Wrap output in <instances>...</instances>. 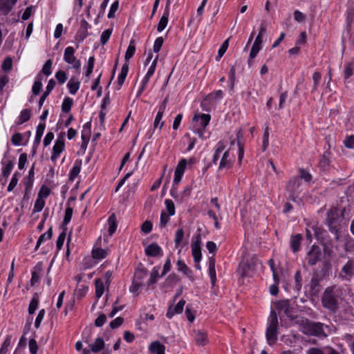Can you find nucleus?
Returning a JSON list of instances; mask_svg holds the SVG:
<instances>
[{
	"label": "nucleus",
	"instance_id": "nucleus-1",
	"mask_svg": "<svg viewBox=\"0 0 354 354\" xmlns=\"http://www.w3.org/2000/svg\"><path fill=\"white\" fill-rule=\"evenodd\" d=\"M321 301L324 308L336 313L344 301L342 288L336 285L327 287L322 293Z\"/></svg>",
	"mask_w": 354,
	"mask_h": 354
},
{
	"label": "nucleus",
	"instance_id": "nucleus-2",
	"mask_svg": "<svg viewBox=\"0 0 354 354\" xmlns=\"http://www.w3.org/2000/svg\"><path fill=\"white\" fill-rule=\"evenodd\" d=\"M277 315L274 310H271L266 330V339L269 344H273L277 339Z\"/></svg>",
	"mask_w": 354,
	"mask_h": 354
},
{
	"label": "nucleus",
	"instance_id": "nucleus-3",
	"mask_svg": "<svg viewBox=\"0 0 354 354\" xmlns=\"http://www.w3.org/2000/svg\"><path fill=\"white\" fill-rule=\"evenodd\" d=\"M339 217V211L337 207H331L327 212L326 224L328 227L330 232L335 235L336 241H339V228L337 225V221Z\"/></svg>",
	"mask_w": 354,
	"mask_h": 354
},
{
	"label": "nucleus",
	"instance_id": "nucleus-4",
	"mask_svg": "<svg viewBox=\"0 0 354 354\" xmlns=\"http://www.w3.org/2000/svg\"><path fill=\"white\" fill-rule=\"evenodd\" d=\"M259 259L256 256L248 258L245 261L240 263L238 272L242 277H249L254 272Z\"/></svg>",
	"mask_w": 354,
	"mask_h": 354
},
{
	"label": "nucleus",
	"instance_id": "nucleus-5",
	"mask_svg": "<svg viewBox=\"0 0 354 354\" xmlns=\"http://www.w3.org/2000/svg\"><path fill=\"white\" fill-rule=\"evenodd\" d=\"M300 185L301 181L299 177L294 176L288 180L286 186V190L289 194V199L292 201H295L297 200L300 193Z\"/></svg>",
	"mask_w": 354,
	"mask_h": 354
},
{
	"label": "nucleus",
	"instance_id": "nucleus-6",
	"mask_svg": "<svg viewBox=\"0 0 354 354\" xmlns=\"http://www.w3.org/2000/svg\"><path fill=\"white\" fill-rule=\"evenodd\" d=\"M305 333L314 336H326L324 324L320 322H307L304 326Z\"/></svg>",
	"mask_w": 354,
	"mask_h": 354
},
{
	"label": "nucleus",
	"instance_id": "nucleus-7",
	"mask_svg": "<svg viewBox=\"0 0 354 354\" xmlns=\"http://www.w3.org/2000/svg\"><path fill=\"white\" fill-rule=\"evenodd\" d=\"M64 60L67 64H71L73 68L78 70L81 66V62L75 57V49L72 46L67 47L64 50Z\"/></svg>",
	"mask_w": 354,
	"mask_h": 354
},
{
	"label": "nucleus",
	"instance_id": "nucleus-8",
	"mask_svg": "<svg viewBox=\"0 0 354 354\" xmlns=\"http://www.w3.org/2000/svg\"><path fill=\"white\" fill-rule=\"evenodd\" d=\"M64 133H61L56 141L53 147V152L51 155V160L53 161H55L57 159V158L59 156L60 153L64 151L65 144H64Z\"/></svg>",
	"mask_w": 354,
	"mask_h": 354
},
{
	"label": "nucleus",
	"instance_id": "nucleus-9",
	"mask_svg": "<svg viewBox=\"0 0 354 354\" xmlns=\"http://www.w3.org/2000/svg\"><path fill=\"white\" fill-rule=\"evenodd\" d=\"M322 252L319 246L313 245L307 253L306 259L310 266H314L321 260Z\"/></svg>",
	"mask_w": 354,
	"mask_h": 354
},
{
	"label": "nucleus",
	"instance_id": "nucleus-10",
	"mask_svg": "<svg viewBox=\"0 0 354 354\" xmlns=\"http://www.w3.org/2000/svg\"><path fill=\"white\" fill-rule=\"evenodd\" d=\"M187 165V161L185 159H182L178 162L176 169H175V174L174 178V185H178L181 179L182 176L185 172V167Z\"/></svg>",
	"mask_w": 354,
	"mask_h": 354
},
{
	"label": "nucleus",
	"instance_id": "nucleus-11",
	"mask_svg": "<svg viewBox=\"0 0 354 354\" xmlns=\"http://www.w3.org/2000/svg\"><path fill=\"white\" fill-rule=\"evenodd\" d=\"M194 341L197 346H203L208 343L207 335L205 332L198 330L194 331Z\"/></svg>",
	"mask_w": 354,
	"mask_h": 354
},
{
	"label": "nucleus",
	"instance_id": "nucleus-12",
	"mask_svg": "<svg viewBox=\"0 0 354 354\" xmlns=\"http://www.w3.org/2000/svg\"><path fill=\"white\" fill-rule=\"evenodd\" d=\"M277 310L283 312L288 317H292V310L288 300L279 301L275 304Z\"/></svg>",
	"mask_w": 354,
	"mask_h": 354
},
{
	"label": "nucleus",
	"instance_id": "nucleus-13",
	"mask_svg": "<svg viewBox=\"0 0 354 354\" xmlns=\"http://www.w3.org/2000/svg\"><path fill=\"white\" fill-rule=\"evenodd\" d=\"M158 59V55H156V57L154 58V59L151 62L149 68H148V71L147 72L145 77L142 80L141 86L146 88V86H147L150 77L153 75V73L155 72L156 67L157 65Z\"/></svg>",
	"mask_w": 354,
	"mask_h": 354
},
{
	"label": "nucleus",
	"instance_id": "nucleus-14",
	"mask_svg": "<svg viewBox=\"0 0 354 354\" xmlns=\"http://www.w3.org/2000/svg\"><path fill=\"white\" fill-rule=\"evenodd\" d=\"M185 303V300L181 299L174 308L169 306L167 312V317L171 319L175 314L181 313L183 310Z\"/></svg>",
	"mask_w": 354,
	"mask_h": 354
},
{
	"label": "nucleus",
	"instance_id": "nucleus-15",
	"mask_svg": "<svg viewBox=\"0 0 354 354\" xmlns=\"http://www.w3.org/2000/svg\"><path fill=\"white\" fill-rule=\"evenodd\" d=\"M262 43L263 38L261 37L260 35H257L250 50L249 59H252L257 56L259 50L261 49ZM248 62H250V60H248Z\"/></svg>",
	"mask_w": 354,
	"mask_h": 354
},
{
	"label": "nucleus",
	"instance_id": "nucleus-16",
	"mask_svg": "<svg viewBox=\"0 0 354 354\" xmlns=\"http://www.w3.org/2000/svg\"><path fill=\"white\" fill-rule=\"evenodd\" d=\"M145 251L146 255L149 257H158L162 253L161 248L155 243L149 245Z\"/></svg>",
	"mask_w": 354,
	"mask_h": 354
},
{
	"label": "nucleus",
	"instance_id": "nucleus-17",
	"mask_svg": "<svg viewBox=\"0 0 354 354\" xmlns=\"http://www.w3.org/2000/svg\"><path fill=\"white\" fill-rule=\"evenodd\" d=\"M210 115L209 114H201L200 115H194L193 122H198V127H202L203 129L207 126L210 120Z\"/></svg>",
	"mask_w": 354,
	"mask_h": 354
},
{
	"label": "nucleus",
	"instance_id": "nucleus-18",
	"mask_svg": "<svg viewBox=\"0 0 354 354\" xmlns=\"http://www.w3.org/2000/svg\"><path fill=\"white\" fill-rule=\"evenodd\" d=\"M302 235L300 234H297L291 237L290 247L293 252H297L299 250Z\"/></svg>",
	"mask_w": 354,
	"mask_h": 354
},
{
	"label": "nucleus",
	"instance_id": "nucleus-19",
	"mask_svg": "<svg viewBox=\"0 0 354 354\" xmlns=\"http://www.w3.org/2000/svg\"><path fill=\"white\" fill-rule=\"evenodd\" d=\"M149 348L153 353L165 354V346L158 341L151 342Z\"/></svg>",
	"mask_w": 354,
	"mask_h": 354
},
{
	"label": "nucleus",
	"instance_id": "nucleus-20",
	"mask_svg": "<svg viewBox=\"0 0 354 354\" xmlns=\"http://www.w3.org/2000/svg\"><path fill=\"white\" fill-rule=\"evenodd\" d=\"M179 281L178 277L176 274H169L165 279L163 283L164 288H173Z\"/></svg>",
	"mask_w": 354,
	"mask_h": 354
},
{
	"label": "nucleus",
	"instance_id": "nucleus-21",
	"mask_svg": "<svg viewBox=\"0 0 354 354\" xmlns=\"http://www.w3.org/2000/svg\"><path fill=\"white\" fill-rule=\"evenodd\" d=\"M169 15V9H165V12L163 15L160 19V21L158 23L157 30L158 32H162L167 26L168 23V18Z\"/></svg>",
	"mask_w": 354,
	"mask_h": 354
},
{
	"label": "nucleus",
	"instance_id": "nucleus-22",
	"mask_svg": "<svg viewBox=\"0 0 354 354\" xmlns=\"http://www.w3.org/2000/svg\"><path fill=\"white\" fill-rule=\"evenodd\" d=\"M73 208L70 206H68L65 209V214H64V218L62 224V228L64 230V231L67 230L66 225L71 220L72 216H73Z\"/></svg>",
	"mask_w": 354,
	"mask_h": 354
},
{
	"label": "nucleus",
	"instance_id": "nucleus-23",
	"mask_svg": "<svg viewBox=\"0 0 354 354\" xmlns=\"http://www.w3.org/2000/svg\"><path fill=\"white\" fill-rule=\"evenodd\" d=\"M209 274L211 279L212 285L214 286L216 281V274L215 269V260L212 257L209 259Z\"/></svg>",
	"mask_w": 354,
	"mask_h": 354
},
{
	"label": "nucleus",
	"instance_id": "nucleus-24",
	"mask_svg": "<svg viewBox=\"0 0 354 354\" xmlns=\"http://www.w3.org/2000/svg\"><path fill=\"white\" fill-rule=\"evenodd\" d=\"M80 82L75 77H73L70 79L67 84L69 92L72 95H75L80 88Z\"/></svg>",
	"mask_w": 354,
	"mask_h": 354
},
{
	"label": "nucleus",
	"instance_id": "nucleus-25",
	"mask_svg": "<svg viewBox=\"0 0 354 354\" xmlns=\"http://www.w3.org/2000/svg\"><path fill=\"white\" fill-rule=\"evenodd\" d=\"M81 166H82V160H77L70 172L69 178L71 180L73 181L75 180V178L78 176V174L80 172Z\"/></svg>",
	"mask_w": 354,
	"mask_h": 354
},
{
	"label": "nucleus",
	"instance_id": "nucleus-26",
	"mask_svg": "<svg viewBox=\"0 0 354 354\" xmlns=\"http://www.w3.org/2000/svg\"><path fill=\"white\" fill-rule=\"evenodd\" d=\"M91 351L93 353H97L102 351L104 347V342L102 338L97 337L94 343L91 344Z\"/></svg>",
	"mask_w": 354,
	"mask_h": 354
},
{
	"label": "nucleus",
	"instance_id": "nucleus-27",
	"mask_svg": "<svg viewBox=\"0 0 354 354\" xmlns=\"http://www.w3.org/2000/svg\"><path fill=\"white\" fill-rule=\"evenodd\" d=\"M14 4L15 1H11V0H0V11L8 14Z\"/></svg>",
	"mask_w": 354,
	"mask_h": 354
},
{
	"label": "nucleus",
	"instance_id": "nucleus-28",
	"mask_svg": "<svg viewBox=\"0 0 354 354\" xmlns=\"http://www.w3.org/2000/svg\"><path fill=\"white\" fill-rule=\"evenodd\" d=\"M108 223H109V230H108V232H109V234L110 236H111L116 230L117 229V220H116V216L115 215V214H112L109 219H108Z\"/></svg>",
	"mask_w": 354,
	"mask_h": 354
},
{
	"label": "nucleus",
	"instance_id": "nucleus-29",
	"mask_svg": "<svg viewBox=\"0 0 354 354\" xmlns=\"http://www.w3.org/2000/svg\"><path fill=\"white\" fill-rule=\"evenodd\" d=\"M129 71V64L127 63H124L122 67L120 73L119 75L118 79V84L120 86H121L125 80V78L127 75Z\"/></svg>",
	"mask_w": 354,
	"mask_h": 354
},
{
	"label": "nucleus",
	"instance_id": "nucleus-30",
	"mask_svg": "<svg viewBox=\"0 0 354 354\" xmlns=\"http://www.w3.org/2000/svg\"><path fill=\"white\" fill-rule=\"evenodd\" d=\"M230 153L229 151H225L223 157L221 158V160L220 162L219 165V169H224V168H230L231 167L232 160L229 158Z\"/></svg>",
	"mask_w": 354,
	"mask_h": 354
},
{
	"label": "nucleus",
	"instance_id": "nucleus-31",
	"mask_svg": "<svg viewBox=\"0 0 354 354\" xmlns=\"http://www.w3.org/2000/svg\"><path fill=\"white\" fill-rule=\"evenodd\" d=\"M53 236V231H52V227H50L48 229V230L45 232L44 234H41L38 240H37V244H36V246H35V250H37L39 245L44 242L47 239H51Z\"/></svg>",
	"mask_w": 354,
	"mask_h": 354
},
{
	"label": "nucleus",
	"instance_id": "nucleus-32",
	"mask_svg": "<svg viewBox=\"0 0 354 354\" xmlns=\"http://www.w3.org/2000/svg\"><path fill=\"white\" fill-rule=\"evenodd\" d=\"M354 261L348 260L347 263L342 268V272L347 276L352 277L354 274Z\"/></svg>",
	"mask_w": 354,
	"mask_h": 354
},
{
	"label": "nucleus",
	"instance_id": "nucleus-33",
	"mask_svg": "<svg viewBox=\"0 0 354 354\" xmlns=\"http://www.w3.org/2000/svg\"><path fill=\"white\" fill-rule=\"evenodd\" d=\"M95 295L97 298H100L104 293V286L102 281L100 279H97L95 281Z\"/></svg>",
	"mask_w": 354,
	"mask_h": 354
},
{
	"label": "nucleus",
	"instance_id": "nucleus-34",
	"mask_svg": "<svg viewBox=\"0 0 354 354\" xmlns=\"http://www.w3.org/2000/svg\"><path fill=\"white\" fill-rule=\"evenodd\" d=\"M192 252L194 262L199 263L202 257L201 248L198 247V245H192Z\"/></svg>",
	"mask_w": 354,
	"mask_h": 354
},
{
	"label": "nucleus",
	"instance_id": "nucleus-35",
	"mask_svg": "<svg viewBox=\"0 0 354 354\" xmlns=\"http://www.w3.org/2000/svg\"><path fill=\"white\" fill-rule=\"evenodd\" d=\"M136 52V46L133 40H131L125 53L124 59L126 61L130 59Z\"/></svg>",
	"mask_w": 354,
	"mask_h": 354
},
{
	"label": "nucleus",
	"instance_id": "nucleus-36",
	"mask_svg": "<svg viewBox=\"0 0 354 354\" xmlns=\"http://www.w3.org/2000/svg\"><path fill=\"white\" fill-rule=\"evenodd\" d=\"M39 304V298L37 295H34L32 298L29 306H28V313L32 315L35 313L37 310V306Z\"/></svg>",
	"mask_w": 354,
	"mask_h": 354
},
{
	"label": "nucleus",
	"instance_id": "nucleus-37",
	"mask_svg": "<svg viewBox=\"0 0 354 354\" xmlns=\"http://www.w3.org/2000/svg\"><path fill=\"white\" fill-rule=\"evenodd\" d=\"M11 339H12L11 335L6 336V337L5 338L0 348V354H6L7 353V352L8 351V348L11 344Z\"/></svg>",
	"mask_w": 354,
	"mask_h": 354
},
{
	"label": "nucleus",
	"instance_id": "nucleus-38",
	"mask_svg": "<svg viewBox=\"0 0 354 354\" xmlns=\"http://www.w3.org/2000/svg\"><path fill=\"white\" fill-rule=\"evenodd\" d=\"M73 103V101L71 98L68 97H65L62 104V111L64 113H68L71 111Z\"/></svg>",
	"mask_w": 354,
	"mask_h": 354
},
{
	"label": "nucleus",
	"instance_id": "nucleus-39",
	"mask_svg": "<svg viewBox=\"0 0 354 354\" xmlns=\"http://www.w3.org/2000/svg\"><path fill=\"white\" fill-rule=\"evenodd\" d=\"M92 256L95 259H102L106 256V252L102 248H96L93 250Z\"/></svg>",
	"mask_w": 354,
	"mask_h": 354
},
{
	"label": "nucleus",
	"instance_id": "nucleus-40",
	"mask_svg": "<svg viewBox=\"0 0 354 354\" xmlns=\"http://www.w3.org/2000/svg\"><path fill=\"white\" fill-rule=\"evenodd\" d=\"M177 266L178 271L183 272L187 276L191 274L192 271L182 260H178Z\"/></svg>",
	"mask_w": 354,
	"mask_h": 354
},
{
	"label": "nucleus",
	"instance_id": "nucleus-41",
	"mask_svg": "<svg viewBox=\"0 0 354 354\" xmlns=\"http://www.w3.org/2000/svg\"><path fill=\"white\" fill-rule=\"evenodd\" d=\"M229 41H230V39L228 38L226 40H225L223 41V43L222 44L221 48H219V50L218 51V55L216 58V59L217 61H218L223 56L225 53L226 52V50L228 48V46H229Z\"/></svg>",
	"mask_w": 354,
	"mask_h": 354
},
{
	"label": "nucleus",
	"instance_id": "nucleus-42",
	"mask_svg": "<svg viewBox=\"0 0 354 354\" xmlns=\"http://www.w3.org/2000/svg\"><path fill=\"white\" fill-rule=\"evenodd\" d=\"M183 237H184L183 229L180 228L176 231V235H175L174 243H175L176 248H178L180 246V245L183 239Z\"/></svg>",
	"mask_w": 354,
	"mask_h": 354
},
{
	"label": "nucleus",
	"instance_id": "nucleus-43",
	"mask_svg": "<svg viewBox=\"0 0 354 354\" xmlns=\"http://www.w3.org/2000/svg\"><path fill=\"white\" fill-rule=\"evenodd\" d=\"M163 114L164 113L158 111L153 122L154 129L157 128L158 125H160L159 129H162V126L164 125V122L162 121Z\"/></svg>",
	"mask_w": 354,
	"mask_h": 354
},
{
	"label": "nucleus",
	"instance_id": "nucleus-44",
	"mask_svg": "<svg viewBox=\"0 0 354 354\" xmlns=\"http://www.w3.org/2000/svg\"><path fill=\"white\" fill-rule=\"evenodd\" d=\"M45 205V201L43 198H38L36 199L35 205H34V212H41Z\"/></svg>",
	"mask_w": 354,
	"mask_h": 354
},
{
	"label": "nucleus",
	"instance_id": "nucleus-45",
	"mask_svg": "<svg viewBox=\"0 0 354 354\" xmlns=\"http://www.w3.org/2000/svg\"><path fill=\"white\" fill-rule=\"evenodd\" d=\"M147 271L145 269H138L135 272V277L133 280H138V281H142V280L147 277Z\"/></svg>",
	"mask_w": 354,
	"mask_h": 354
},
{
	"label": "nucleus",
	"instance_id": "nucleus-46",
	"mask_svg": "<svg viewBox=\"0 0 354 354\" xmlns=\"http://www.w3.org/2000/svg\"><path fill=\"white\" fill-rule=\"evenodd\" d=\"M269 145V128L266 127L264 129L263 137V151H266Z\"/></svg>",
	"mask_w": 354,
	"mask_h": 354
},
{
	"label": "nucleus",
	"instance_id": "nucleus-47",
	"mask_svg": "<svg viewBox=\"0 0 354 354\" xmlns=\"http://www.w3.org/2000/svg\"><path fill=\"white\" fill-rule=\"evenodd\" d=\"M13 162L12 161H8V162L6 164V165L3 168L2 170V176L6 179L8 177V176L10 174L11 171L13 168Z\"/></svg>",
	"mask_w": 354,
	"mask_h": 354
},
{
	"label": "nucleus",
	"instance_id": "nucleus-48",
	"mask_svg": "<svg viewBox=\"0 0 354 354\" xmlns=\"http://www.w3.org/2000/svg\"><path fill=\"white\" fill-rule=\"evenodd\" d=\"M12 59L10 57H8L3 60L2 65H1V68H2L3 71L8 72L12 69Z\"/></svg>",
	"mask_w": 354,
	"mask_h": 354
},
{
	"label": "nucleus",
	"instance_id": "nucleus-49",
	"mask_svg": "<svg viewBox=\"0 0 354 354\" xmlns=\"http://www.w3.org/2000/svg\"><path fill=\"white\" fill-rule=\"evenodd\" d=\"M41 88H42V83L41 81V78L37 77V80L35 82V83L32 86V91L33 94L35 95H37L40 93Z\"/></svg>",
	"mask_w": 354,
	"mask_h": 354
},
{
	"label": "nucleus",
	"instance_id": "nucleus-50",
	"mask_svg": "<svg viewBox=\"0 0 354 354\" xmlns=\"http://www.w3.org/2000/svg\"><path fill=\"white\" fill-rule=\"evenodd\" d=\"M53 62L51 59H48L42 68V73L48 76L51 74V67H52Z\"/></svg>",
	"mask_w": 354,
	"mask_h": 354
},
{
	"label": "nucleus",
	"instance_id": "nucleus-51",
	"mask_svg": "<svg viewBox=\"0 0 354 354\" xmlns=\"http://www.w3.org/2000/svg\"><path fill=\"white\" fill-rule=\"evenodd\" d=\"M30 113L28 109H24L19 116V123H24L30 120Z\"/></svg>",
	"mask_w": 354,
	"mask_h": 354
},
{
	"label": "nucleus",
	"instance_id": "nucleus-52",
	"mask_svg": "<svg viewBox=\"0 0 354 354\" xmlns=\"http://www.w3.org/2000/svg\"><path fill=\"white\" fill-rule=\"evenodd\" d=\"M165 204L167 207V210L169 215L175 214V206L174 202L170 199H166L165 201Z\"/></svg>",
	"mask_w": 354,
	"mask_h": 354
},
{
	"label": "nucleus",
	"instance_id": "nucleus-53",
	"mask_svg": "<svg viewBox=\"0 0 354 354\" xmlns=\"http://www.w3.org/2000/svg\"><path fill=\"white\" fill-rule=\"evenodd\" d=\"M224 144L223 142H219L218 144L217 149H216V151L213 157V162L214 163H216V161L218 160L221 153L224 150Z\"/></svg>",
	"mask_w": 354,
	"mask_h": 354
},
{
	"label": "nucleus",
	"instance_id": "nucleus-54",
	"mask_svg": "<svg viewBox=\"0 0 354 354\" xmlns=\"http://www.w3.org/2000/svg\"><path fill=\"white\" fill-rule=\"evenodd\" d=\"M158 277V270L156 268L153 269L151 272L150 277L147 281L148 286L153 284L156 282L157 278Z\"/></svg>",
	"mask_w": 354,
	"mask_h": 354
},
{
	"label": "nucleus",
	"instance_id": "nucleus-55",
	"mask_svg": "<svg viewBox=\"0 0 354 354\" xmlns=\"http://www.w3.org/2000/svg\"><path fill=\"white\" fill-rule=\"evenodd\" d=\"M321 77H322V75L320 73L315 72L313 73V80L314 82V85H313V88L312 92H314L315 91H316L317 89V86L319 84Z\"/></svg>",
	"mask_w": 354,
	"mask_h": 354
},
{
	"label": "nucleus",
	"instance_id": "nucleus-56",
	"mask_svg": "<svg viewBox=\"0 0 354 354\" xmlns=\"http://www.w3.org/2000/svg\"><path fill=\"white\" fill-rule=\"evenodd\" d=\"M171 215L167 214L165 212H162L160 215V227H165L169 221V217Z\"/></svg>",
	"mask_w": 354,
	"mask_h": 354
},
{
	"label": "nucleus",
	"instance_id": "nucleus-57",
	"mask_svg": "<svg viewBox=\"0 0 354 354\" xmlns=\"http://www.w3.org/2000/svg\"><path fill=\"white\" fill-rule=\"evenodd\" d=\"M112 30L111 29H106L102 32L100 37V41L104 45L105 44L110 38Z\"/></svg>",
	"mask_w": 354,
	"mask_h": 354
},
{
	"label": "nucleus",
	"instance_id": "nucleus-58",
	"mask_svg": "<svg viewBox=\"0 0 354 354\" xmlns=\"http://www.w3.org/2000/svg\"><path fill=\"white\" fill-rule=\"evenodd\" d=\"M66 231H64V230L59 235L58 239L57 240V243H56V246L58 250H61V248H62L64 240L66 239Z\"/></svg>",
	"mask_w": 354,
	"mask_h": 354
},
{
	"label": "nucleus",
	"instance_id": "nucleus-59",
	"mask_svg": "<svg viewBox=\"0 0 354 354\" xmlns=\"http://www.w3.org/2000/svg\"><path fill=\"white\" fill-rule=\"evenodd\" d=\"M55 77L59 84H64L67 80L66 73L61 70L56 73Z\"/></svg>",
	"mask_w": 354,
	"mask_h": 354
},
{
	"label": "nucleus",
	"instance_id": "nucleus-60",
	"mask_svg": "<svg viewBox=\"0 0 354 354\" xmlns=\"http://www.w3.org/2000/svg\"><path fill=\"white\" fill-rule=\"evenodd\" d=\"M299 179H303L306 182H310L312 180V176L310 173L304 170V169H299Z\"/></svg>",
	"mask_w": 354,
	"mask_h": 354
},
{
	"label": "nucleus",
	"instance_id": "nucleus-61",
	"mask_svg": "<svg viewBox=\"0 0 354 354\" xmlns=\"http://www.w3.org/2000/svg\"><path fill=\"white\" fill-rule=\"evenodd\" d=\"M163 38L162 37H158L153 44V50L155 53H158L162 46L163 44Z\"/></svg>",
	"mask_w": 354,
	"mask_h": 354
},
{
	"label": "nucleus",
	"instance_id": "nucleus-62",
	"mask_svg": "<svg viewBox=\"0 0 354 354\" xmlns=\"http://www.w3.org/2000/svg\"><path fill=\"white\" fill-rule=\"evenodd\" d=\"M50 193V190L48 187H47L46 186H42L38 193L37 197H41V198L44 199V198H46L47 196H48Z\"/></svg>",
	"mask_w": 354,
	"mask_h": 354
},
{
	"label": "nucleus",
	"instance_id": "nucleus-63",
	"mask_svg": "<svg viewBox=\"0 0 354 354\" xmlns=\"http://www.w3.org/2000/svg\"><path fill=\"white\" fill-rule=\"evenodd\" d=\"M29 349L31 354H37L38 351V346L35 339H31L29 341Z\"/></svg>",
	"mask_w": 354,
	"mask_h": 354
},
{
	"label": "nucleus",
	"instance_id": "nucleus-64",
	"mask_svg": "<svg viewBox=\"0 0 354 354\" xmlns=\"http://www.w3.org/2000/svg\"><path fill=\"white\" fill-rule=\"evenodd\" d=\"M344 145L347 148L352 149L354 147V136L351 135L347 136L344 141Z\"/></svg>",
	"mask_w": 354,
	"mask_h": 354
}]
</instances>
